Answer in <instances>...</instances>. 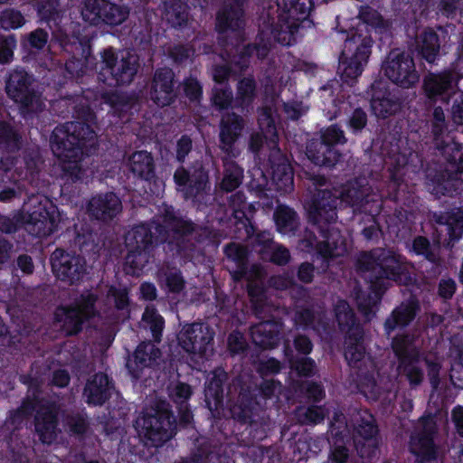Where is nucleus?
<instances>
[{"mask_svg":"<svg viewBox=\"0 0 463 463\" xmlns=\"http://www.w3.org/2000/svg\"><path fill=\"white\" fill-rule=\"evenodd\" d=\"M431 134L436 148L446 161L441 165L428 166L425 170L426 183L430 192L437 196H454L463 183V145L455 141L447 133V124L431 121Z\"/></svg>","mask_w":463,"mask_h":463,"instance_id":"20e7f679","label":"nucleus"},{"mask_svg":"<svg viewBox=\"0 0 463 463\" xmlns=\"http://www.w3.org/2000/svg\"><path fill=\"white\" fill-rule=\"evenodd\" d=\"M359 19L364 24L358 25L356 29H361L363 33H368L370 34L367 28L368 26L372 29L383 28L384 26V20L381 14L368 5L361 7L359 11ZM352 30H355V28H353Z\"/></svg>","mask_w":463,"mask_h":463,"instance_id":"680f3d73","label":"nucleus"},{"mask_svg":"<svg viewBox=\"0 0 463 463\" xmlns=\"http://www.w3.org/2000/svg\"><path fill=\"white\" fill-rule=\"evenodd\" d=\"M163 221L164 223L153 221L137 224L126 233L128 254L123 269L127 275L139 277L160 244L167 243L171 250L182 253L187 249L188 237L199 228L191 220L176 216L173 211H165Z\"/></svg>","mask_w":463,"mask_h":463,"instance_id":"f257e3e1","label":"nucleus"},{"mask_svg":"<svg viewBox=\"0 0 463 463\" xmlns=\"http://www.w3.org/2000/svg\"><path fill=\"white\" fill-rule=\"evenodd\" d=\"M34 81L33 74L22 67L11 70L5 78V93L18 105L24 118H33L42 110L43 103L34 89Z\"/></svg>","mask_w":463,"mask_h":463,"instance_id":"ddd939ff","label":"nucleus"},{"mask_svg":"<svg viewBox=\"0 0 463 463\" xmlns=\"http://www.w3.org/2000/svg\"><path fill=\"white\" fill-rule=\"evenodd\" d=\"M402 167L395 165L390 169V178L381 194L373 193L365 180L349 181L338 193L341 194L342 206H349L354 213H364L374 218L383 210L385 201H391L397 206L410 207L414 203V192L404 182Z\"/></svg>","mask_w":463,"mask_h":463,"instance_id":"7ed1b4c3","label":"nucleus"},{"mask_svg":"<svg viewBox=\"0 0 463 463\" xmlns=\"http://www.w3.org/2000/svg\"><path fill=\"white\" fill-rule=\"evenodd\" d=\"M373 40L368 33L361 29L350 30L339 56L337 73L341 80L353 86L368 63L372 54Z\"/></svg>","mask_w":463,"mask_h":463,"instance_id":"1a4fd4ad","label":"nucleus"},{"mask_svg":"<svg viewBox=\"0 0 463 463\" xmlns=\"http://www.w3.org/2000/svg\"><path fill=\"white\" fill-rule=\"evenodd\" d=\"M419 56L429 63H433L439 55L440 39L434 29L428 27L415 40Z\"/></svg>","mask_w":463,"mask_h":463,"instance_id":"a18cd8bd","label":"nucleus"},{"mask_svg":"<svg viewBox=\"0 0 463 463\" xmlns=\"http://www.w3.org/2000/svg\"><path fill=\"white\" fill-rule=\"evenodd\" d=\"M354 441L357 454L371 458L377 448L376 437L379 428L375 417L367 409H360L353 415Z\"/></svg>","mask_w":463,"mask_h":463,"instance_id":"412c9836","label":"nucleus"},{"mask_svg":"<svg viewBox=\"0 0 463 463\" xmlns=\"http://www.w3.org/2000/svg\"><path fill=\"white\" fill-rule=\"evenodd\" d=\"M176 417L169 402L164 400L156 402L151 412L137 419L135 429L150 445L156 448L163 446L176 433Z\"/></svg>","mask_w":463,"mask_h":463,"instance_id":"9b49d317","label":"nucleus"},{"mask_svg":"<svg viewBox=\"0 0 463 463\" xmlns=\"http://www.w3.org/2000/svg\"><path fill=\"white\" fill-rule=\"evenodd\" d=\"M164 16L170 27L183 29L188 24L189 6L182 0H171L165 5Z\"/></svg>","mask_w":463,"mask_h":463,"instance_id":"603ef678","label":"nucleus"},{"mask_svg":"<svg viewBox=\"0 0 463 463\" xmlns=\"http://www.w3.org/2000/svg\"><path fill=\"white\" fill-rule=\"evenodd\" d=\"M341 206L338 189H317L306 206L308 222L318 228L330 227L335 222L337 210Z\"/></svg>","mask_w":463,"mask_h":463,"instance_id":"6ab92c4d","label":"nucleus"},{"mask_svg":"<svg viewBox=\"0 0 463 463\" xmlns=\"http://www.w3.org/2000/svg\"><path fill=\"white\" fill-rule=\"evenodd\" d=\"M43 156L38 149L24 148L16 156L15 177L21 180L34 191L44 190L45 182L40 178L43 165Z\"/></svg>","mask_w":463,"mask_h":463,"instance_id":"393cba45","label":"nucleus"},{"mask_svg":"<svg viewBox=\"0 0 463 463\" xmlns=\"http://www.w3.org/2000/svg\"><path fill=\"white\" fill-rule=\"evenodd\" d=\"M51 42L58 44L68 53L65 61V71L71 80H79L90 71H97L98 62L91 52V44L89 40L74 33L70 34L63 29H57L52 33Z\"/></svg>","mask_w":463,"mask_h":463,"instance_id":"9d476101","label":"nucleus"},{"mask_svg":"<svg viewBox=\"0 0 463 463\" xmlns=\"http://www.w3.org/2000/svg\"><path fill=\"white\" fill-rule=\"evenodd\" d=\"M260 259L278 266H285L290 260V252L288 248L279 243H273L269 250H258Z\"/></svg>","mask_w":463,"mask_h":463,"instance_id":"bf43d9fd","label":"nucleus"},{"mask_svg":"<svg viewBox=\"0 0 463 463\" xmlns=\"http://www.w3.org/2000/svg\"><path fill=\"white\" fill-rule=\"evenodd\" d=\"M318 232L323 241L317 242V253L324 260L331 259L337 249V241L334 240V236L338 235V232L331 227H320Z\"/></svg>","mask_w":463,"mask_h":463,"instance_id":"13d9d810","label":"nucleus"},{"mask_svg":"<svg viewBox=\"0 0 463 463\" xmlns=\"http://www.w3.org/2000/svg\"><path fill=\"white\" fill-rule=\"evenodd\" d=\"M214 331L206 323L185 324L177 334L178 345L186 353L203 357L213 348Z\"/></svg>","mask_w":463,"mask_h":463,"instance_id":"b1692460","label":"nucleus"},{"mask_svg":"<svg viewBox=\"0 0 463 463\" xmlns=\"http://www.w3.org/2000/svg\"><path fill=\"white\" fill-rule=\"evenodd\" d=\"M297 416L302 425L319 424L324 421L326 417L324 409L317 405H310L303 411L298 408Z\"/></svg>","mask_w":463,"mask_h":463,"instance_id":"338daca9","label":"nucleus"},{"mask_svg":"<svg viewBox=\"0 0 463 463\" xmlns=\"http://www.w3.org/2000/svg\"><path fill=\"white\" fill-rule=\"evenodd\" d=\"M86 321V317L70 304L59 305L53 313V325L66 336L78 335Z\"/></svg>","mask_w":463,"mask_h":463,"instance_id":"e433bc0d","label":"nucleus"},{"mask_svg":"<svg viewBox=\"0 0 463 463\" xmlns=\"http://www.w3.org/2000/svg\"><path fill=\"white\" fill-rule=\"evenodd\" d=\"M157 279L160 287L168 293L180 294L185 288L183 273L176 267L166 266L159 269Z\"/></svg>","mask_w":463,"mask_h":463,"instance_id":"3c124183","label":"nucleus"},{"mask_svg":"<svg viewBox=\"0 0 463 463\" xmlns=\"http://www.w3.org/2000/svg\"><path fill=\"white\" fill-rule=\"evenodd\" d=\"M334 313L340 331L345 333V358L351 367L360 368L366 353L364 327L345 299L336 302Z\"/></svg>","mask_w":463,"mask_h":463,"instance_id":"f8f14e48","label":"nucleus"},{"mask_svg":"<svg viewBox=\"0 0 463 463\" xmlns=\"http://www.w3.org/2000/svg\"><path fill=\"white\" fill-rule=\"evenodd\" d=\"M150 99L158 107L164 108L173 104L177 93L175 89V73L168 67L156 70L151 82Z\"/></svg>","mask_w":463,"mask_h":463,"instance_id":"7c9ffc66","label":"nucleus"},{"mask_svg":"<svg viewBox=\"0 0 463 463\" xmlns=\"http://www.w3.org/2000/svg\"><path fill=\"white\" fill-rule=\"evenodd\" d=\"M271 181L278 191L289 192L294 187V170L284 156L269 158Z\"/></svg>","mask_w":463,"mask_h":463,"instance_id":"a19ab883","label":"nucleus"},{"mask_svg":"<svg viewBox=\"0 0 463 463\" xmlns=\"http://www.w3.org/2000/svg\"><path fill=\"white\" fill-rule=\"evenodd\" d=\"M435 222L445 226L449 242H457L463 236V206L452 207L435 216Z\"/></svg>","mask_w":463,"mask_h":463,"instance_id":"c03bdc74","label":"nucleus"},{"mask_svg":"<svg viewBox=\"0 0 463 463\" xmlns=\"http://www.w3.org/2000/svg\"><path fill=\"white\" fill-rule=\"evenodd\" d=\"M211 99L218 110L228 109L234 100L232 88L229 85L223 88H213Z\"/></svg>","mask_w":463,"mask_h":463,"instance_id":"774afa93","label":"nucleus"},{"mask_svg":"<svg viewBox=\"0 0 463 463\" xmlns=\"http://www.w3.org/2000/svg\"><path fill=\"white\" fill-rule=\"evenodd\" d=\"M82 19L91 25L116 26L128 17V10L109 0H84L80 8Z\"/></svg>","mask_w":463,"mask_h":463,"instance_id":"4be33fe9","label":"nucleus"},{"mask_svg":"<svg viewBox=\"0 0 463 463\" xmlns=\"http://www.w3.org/2000/svg\"><path fill=\"white\" fill-rule=\"evenodd\" d=\"M354 267L358 274H366L365 279L369 284V292L360 291L356 295L358 309L364 315L373 312L392 283L401 286L415 283L411 263L392 249L378 247L361 251Z\"/></svg>","mask_w":463,"mask_h":463,"instance_id":"f03ea898","label":"nucleus"},{"mask_svg":"<svg viewBox=\"0 0 463 463\" xmlns=\"http://www.w3.org/2000/svg\"><path fill=\"white\" fill-rule=\"evenodd\" d=\"M257 81L253 75H247L240 79L236 85L235 107L249 109L257 98Z\"/></svg>","mask_w":463,"mask_h":463,"instance_id":"de8ad7c7","label":"nucleus"},{"mask_svg":"<svg viewBox=\"0 0 463 463\" xmlns=\"http://www.w3.org/2000/svg\"><path fill=\"white\" fill-rule=\"evenodd\" d=\"M242 179L243 169L235 162L228 163L224 165L220 189L226 193L233 192L241 184Z\"/></svg>","mask_w":463,"mask_h":463,"instance_id":"5fc2aeb1","label":"nucleus"},{"mask_svg":"<svg viewBox=\"0 0 463 463\" xmlns=\"http://www.w3.org/2000/svg\"><path fill=\"white\" fill-rule=\"evenodd\" d=\"M63 141V146H61L64 149H67L64 151V153L60 154L59 151H56L52 147H51L53 155L58 157L60 160L63 161L64 163H68V165L63 166V172L64 175L70 178L73 183L81 180L82 178V168H81V161L84 157V156H88L90 152V149L94 147V145H89V144H79L80 149V154L75 153V157H71L70 156L74 155V153H70L71 148L72 149L75 146L73 145L74 142L71 141Z\"/></svg>","mask_w":463,"mask_h":463,"instance_id":"58836bf2","label":"nucleus"},{"mask_svg":"<svg viewBox=\"0 0 463 463\" xmlns=\"http://www.w3.org/2000/svg\"><path fill=\"white\" fill-rule=\"evenodd\" d=\"M368 126L367 112L362 108L354 109L350 115H348L345 127L349 133L355 137L362 136L364 131Z\"/></svg>","mask_w":463,"mask_h":463,"instance_id":"e2e57ef3","label":"nucleus"},{"mask_svg":"<svg viewBox=\"0 0 463 463\" xmlns=\"http://www.w3.org/2000/svg\"><path fill=\"white\" fill-rule=\"evenodd\" d=\"M283 323L280 319L261 321L250 328L253 343L263 350L274 349L281 342Z\"/></svg>","mask_w":463,"mask_h":463,"instance_id":"c9c22d12","label":"nucleus"},{"mask_svg":"<svg viewBox=\"0 0 463 463\" xmlns=\"http://www.w3.org/2000/svg\"><path fill=\"white\" fill-rule=\"evenodd\" d=\"M283 354L290 369L295 371L298 376L311 377L315 374L316 363L314 359L308 356L296 357L289 340H285L283 343Z\"/></svg>","mask_w":463,"mask_h":463,"instance_id":"8fccbe9b","label":"nucleus"},{"mask_svg":"<svg viewBox=\"0 0 463 463\" xmlns=\"http://www.w3.org/2000/svg\"><path fill=\"white\" fill-rule=\"evenodd\" d=\"M371 108L377 118H387L401 111L402 99L387 90L374 91L371 99Z\"/></svg>","mask_w":463,"mask_h":463,"instance_id":"79ce46f5","label":"nucleus"},{"mask_svg":"<svg viewBox=\"0 0 463 463\" xmlns=\"http://www.w3.org/2000/svg\"><path fill=\"white\" fill-rule=\"evenodd\" d=\"M420 422L421 429L410 438L409 450L415 457V463H437L438 447L434 441L437 425L430 417H422Z\"/></svg>","mask_w":463,"mask_h":463,"instance_id":"5701e85b","label":"nucleus"},{"mask_svg":"<svg viewBox=\"0 0 463 463\" xmlns=\"http://www.w3.org/2000/svg\"><path fill=\"white\" fill-rule=\"evenodd\" d=\"M347 142L344 130L333 124L321 132L319 139H314L307 146V156L317 165L332 168L342 161L343 153L338 145Z\"/></svg>","mask_w":463,"mask_h":463,"instance_id":"2eb2a0df","label":"nucleus"},{"mask_svg":"<svg viewBox=\"0 0 463 463\" xmlns=\"http://www.w3.org/2000/svg\"><path fill=\"white\" fill-rule=\"evenodd\" d=\"M459 74L453 69H445L439 72H428L423 79L422 90L426 98L433 102H448L450 94L458 85Z\"/></svg>","mask_w":463,"mask_h":463,"instance_id":"a878e982","label":"nucleus"},{"mask_svg":"<svg viewBox=\"0 0 463 463\" xmlns=\"http://www.w3.org/2000/svg\"><path fill=\"white\" fill-rule=\"evenodd\" d=\"M128 165L135 177L149 184L156 182V165L151 153L145 150L134 152L128 158Z\"/></svg>","mask_w":463,"mask_h":463,"instance_id":"ea45409f","label":"nucleus"},{"mask_svg":"<svg viewBox=\"0 0 463 463\" xmlns=\"http://www.w3.org/2000/svg\"><path fill=\"white\" fill-rule=\"evenodd\" d=\"M225 255L229 260H232L236 269L232 273V279L235 281H240L246 278L249 272V251L241 245L230 243L225 246Z\"/></svg>","mask_w":463,"mask_h":463,"instance_id":"09e8293b","label":"nucleus"},{"mask_svg":"<svg viewBox=\"0 0 463 463\" xmlns=\"http://www.w3.org/2000/svg\"><path fill=\"white\" fill-rule=\"evenodd\" d=\"M32 6L39 21L47 24L52 29V33L57 29H62L60 24L63 12L60 0H32Z\"/></svg>","mask_w":463,"mask_h":463,"instance_id":"37998d69","label":"nucleus"},{"mask_svg":"<svg viewBox=\"0 0 463 463\" xmlns=\"http://www.w3.org/2000/svg\"><path fill=\"white\" fill-rule=\"evenodd\" d=\"M276 15L268 12V24L274 40L283 46L297 43L300 29L310 27L314 0H276Z\"/></svg>","mask_w":463,"mask_h":463,"instance_id":"423d86ee","label":"nucleus"},{"mask_svg":"<svg viewBox=\"0 0 463 463\" xmlns=\"http://www.w3.org/2000/svg\"><path fill=\"white\" fill-rule=\"evenodd\" d=\"M62 421L67 430L75 436H83L89 429V418L85 411H71L62 415Z\"/></svg>","mask_w":463,"mask_h":463,"instance_id":"864d4df0","label":"nucleus"},{"mask_svg":"<svg viewBox=\"0 0 463 463\" xmlns=\"http://www.w3.org/2000/svg\"><path fill=\"white\" fill-rule=\"evenodd\" d=\"M277 229L281 233L294 232L298 226L297 213L287 205L278 207L274 213Z\"/></svg>","mask_w":463,"mask_h":463,"instance_id":"4d7b16f0","label":"nucleus"},{"mask_svg":"<svg viewBox=\"0 0 463 463\" xmlns=\"http://www.w3.org/2000/svg\"><path fill=\"white\" fill-rule=\"evenodd\" d=\"M193 149L188 135H182L176 142L175 160L181 164L174 173V182L185 200L201 203L211 191L210 170L203 160H195L188 168L183 164Z\"/></svg>","mask_w":463,"mask_h":463,"instance_id":"39448f33","label":"nucleus"},{"mask_svg":"<svg viewBox=\"0 0 463 463\" xmlns=\"http://www.w3.org/2000/svg\"><path fill=\"white\" fill-rule=\"evenodd\" d=\"M341 206L338 189H317L306 206L308 222L318 228L330 227L335 222L337 210Z\"/></svg>","mask_w":463,"mask_h":463,"instance_id":"a211bd4d","label":"nucleus"},{"mask_svg":"<svg viewBox=\"0 0 463 463\" xmlns=\"http://www.w3.org/2000/svg\"><path fill=\"white\" fill-rule=\"evenodd\" d=\"M247 293L253 310L261 311L267 300L265 286L260 282L250 281L247 285Z\"/></svg>","mask_w":463,"mask_h":463,"instance_id":"69168bd1","label":"nucleus"},{"mask_svg":"<svg viewBox=\"0 0 463 463\" xmlns=\"http://www.w3.org/2000/svg\"><path fill=\"white\" fill-rule=\"evenodd\" d=\"M382 71L393 84L402 89L414 87L420 80L413 57L400 49H392L382 63Z\"/></svg>","mask_w":463,"mask_h":463,"instance_id":"f3484780","label":"nucleus"},{"mask_svg":"<svg viewBox=\"0 0 463 463\" xmlns=\"http://www.w3.org/2000/svg\"><path fill=\"white\" fill-rule=\"evenodd\" d=\"M245 122L241 115L235 112H227L222 116L220 121V146L223 152L231 154L235 143L241 136Z\"/></svg>","mask_w":463,"mask_h":463,"instance_id":"4c0bfd02","label":"nucleus"},{"mask_svg":"<svg viewBox=\"0 0 463 463\" xmlns=\"http://www.w3.org/2000/svg\"><path fill=\"white\" fill-rule=\"evenodd\" d=\"M230 207L232 209V215L237 223H241L244 227H247L250 223V220L248 218L245 208H246V195L241 191H237L231 194L228 199Z\"/></svg>","mask_w":463,"mask_h":463,"instance_id":"0e129e2a","label":"nucleus"},{"mask_svg":"<svg viewBox=\"0 0 463 463\" xmlns=\"http://www.w3.org/2000/svg\"><path fill=\"white\" fill-rule=\"evenodd\" d=\"M278 383H279L275 380H264L260 388L256 385L241 384L236 401L229 408L232 418L241 425L254 427V418L259 407L258 396L271 398Z\"/></svg>","mask_w":463,"mask_h":463,"instance_id":"4468645a","label":"nucleus"},{"mask_svg":"<svg viewBox=\"0 0 463 463\" xmlns=\"http://www.w3.org/2000/svg\"><path fill=\"white\" fill-rule=\"evenodd\" d=\"M50 260L56 279L70 286L78 285L87 274V261L80 254L57 248Z\"/></svg>","mask_w":463,"mask_h":463,"instance_id":"aec40b11","label":"nucleus"},{"mask_svg":"<svg viewBox=\"0 0 463 463\" xmlns=\"http://www.w3.org/2000/svg\"><path fill=\"white\" fill-rule=\"evenodd\" d=\"M139 67L138 58L129 52L123 55L110 74L105 76L104 71H99L97 80L109 87H118L130 84Z\"/></svg>","mask_w":463,"mask_h":463,"instance_id":"473e14b6","label":"nucleus"},{"mask_svg":"<svg viewBox=\"0 0 463 463\" xmlns=\"http://www.w3.org/2000/svg\"><path fill=\"white\" fill-rule=\"evenodd\" d=\"M20 217L24 218L28 232L36 238L53 234L61 221L57 205L43 194V190L31 193L28 199H24Z\"/></svg>","mask_w":463,"mask_h":463,"instance_id":"6e6552de","label":"nucleus"},{"mask_svg":"<svg viewBox=\"0 0 463 463\" xmlns=\"http://www.w3.org/2000/svg\"><path fill=\"white\" fill-rule=\"evenodd\" d=\"M25 420H27V417L18 408L11 410L5 421V426L0 429V436H5L3 443H5V447L12 454L14 463H26L28 461L25 454L26 448L23 445V442L19 441L16 433Z\"/></svg>","mask_w":463,"mask_h":463,"instance_id":"cd10ccee","label":"nucleus"},{"mask_svg":"<svg viewBox=\"0 0 463 463\" xmlns=\"http://www.w3.org/2000/svg\"><path fill=\"white\" fill-rule=\"evenodd\" d=\"M142 320L147 325L151 332L153 341L155 343H160L165 328V318L156 308H146Z\"/></svg>","mask_w":463,"mask_h":463,"instance_id":"052dcab7","label":"nucleus"},{"mask_svg":"<svg viewBox=\"0 0 463 463\" xmlns=\"http://www.w3.org/2000/svg\"><path fill=\"white\" fill-rule=\"evenodd\" d=\"M22 146V137L8 122L0 121V148L7 152H16Z\"/></svg>","mask_w":463,"mask_h":463,"instance_id":"6e6d98bb","label":"nucleus"},{"mask_svg":"<svg viewBox=\"0 0 463 463\" xmlns=\"http://www.w3.org/2000/svg\"><path fill=\"white\" fill-rule=\"evenodd\" d=\"M122 210L119 197L113 192L92 196L87 205L89 215L101 222L113 220Z\"/></svg>","mask_w":463,"mask_h":463,"instance_id":"f704fd0d","label":"nucleus"},{"mask_svg":"<svg viewBox=\"0 0 463 463\" xmlns=\"http://www.w3.org/2000/svg\"><path fill=\"white\" fill-rule=\"evenodd\" d=\"M162 352L151 341H143L138 344L132 355H128L126 367L128 373L135 380L140 379L145 368H154L159 364Z\"/></svg>","mask_w":463,"mask_h":463,"instance_id":"c85d7f7f","label":"nucleus"},{"mask_svg":"<svg viewBox=\"0 0 463 463\" xmlns=\"http://www.w3.org/2000/svg\"><path fill=\"white\" fill-rule=\"evenodd\" d=\"M114 388L115 383L111 376L97 372L87 379L82 398L90 407L103 406L110 400Z\"/></svg>","mask_w":463,"mask_h":463,"instance_id":"c756f323","label":"nucleus"},{"mask_svg":"<svg viewBox=\"0 0 463 463\" xmlns=\"http://www.w3.org/2000/svg\"><path fill=\"white\" fill-rule=\"evenodd\" d=\"M248 0H223L215 15V32L219 35L244 29Z\"/></svg>","mask_w":463,"mask_h":463,"instance_id":"bb28decb","label":"nucleus"},{"mask_svg":"<svg viewBox=\"0 0 463 463\" xmlns=\"http://www.w3.org/2000/svg\"><path fill=\"white\" fill-rule=\"evenodd\" d=\"M59 407L53 402L40 406L34 416V429L43 444H52L57 438Z\"/></svg>","mask_w":463,"mask_h":463,"instance_id":"72a5a7b5","label":"nucleus"},{"mask_svg":"<svg viewBox=\"0 0 463 463\" xmlns=\"http://www.w3.org/2000/svg\"><path fill=\"white\" fill-rule=\"evenodd\" d=\"M224 370H215L213 376L205 383L204 396L207 407L210 410L218 409L223 404V386L227 381Z\"/></svg>","mask_w":463,"mask_h":463,"instance_id":"49530a36","label":"nucleus"},{"mask_svg":"<svg viewBox=\"0 0 463 463\" xmlns=\"http://www.w3.org/2000/svg\"><path fill=\"white\" fill-rule=\"evenodd\" d=\"M420 311V304L416 296L411 295L407 299L395 307L383 323V330L387 337L396 330L409 326Z\"/></svg>","mask_w":463,"mask_h":463,"instance_id":"2f4dec72","label":"nucleus"},{"mask_svg":"<svg viewBox=\"0 0 463 463\" xmlns=\"http://www.w3.org/2000/svg\"><path fill=\"white\" fill-rule=\"evenodd\" d=\"M74 117L77 121L66 122L63 125H58L52 130L50 137V146L59 151L60 154L64 153L67 149L61 148L63 141L74 142V146L71 148L70 153L80 154L79 144L96 145L97 135L92 125L96 123L97 116L89 104H80L74 107ZM76 154L70 156L75 157Z\"/></svg>","mask_w":463,"mask_h":463,"instance_id":"0eeeda50","label":"nucleus"},{"mask_svg":"<svg viewBox=\"0 0 463 463\" xmlns=\"http://www.w3.org/2000/svg\"><path fill=\"white\" fill-rule=\"evenodd\" d=\"M414 342V335L410 333L397 334L391 342L398 361V370L406 377L411 388L420 385L424 379V372L420 366L421 354Z\"/></svg>","mask_w":463,"mask_h":463,"instance_id":"dca6fc26","label":"nucleus"}]
</instances>
